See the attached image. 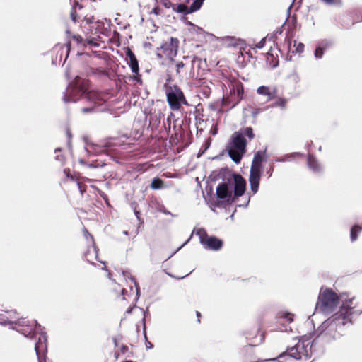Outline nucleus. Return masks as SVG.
Masks as SVG:
<instances>
[{
    "label": "nucleus",
    "mask_w": 362,
    "mask_h": 362,
    "mask_svg": "<svg viewBox=\"0 0 362 362\" xmlns=\"http://www.w3.org/2000/svg\"><path fill=\"white\" fill-rule=\"evenodd\" d=\"M276 101L271 105L272 107H280L281 110H285L288 103V100L285 98L277 97Z\"/></svg>",
    "instance_id": "aec40b11"
},
{
    "label": "nucleus",
    "mask_w": 362,
    "mask_h": 362,
    "mask_svg": "<svg viewBox=\"0 0 362 362\" xmlns=\"http://www.w3.org/2000/svg\"><path fill=\"white\" fill-rule=\"evenodd\" d=\"M151 187L153 189H160L163 187V181L158 177L153 178L151 184Z\"/></svg>",
    "instance_id": "5701e85b"
},
{
    "label": "nucleus",
    "mask_w": 362,
    "mask_h": 362,
    "mask_svg": "<svg viewBox=\"0 0 362 362\" xmlns=\"http://www.w3.org/2000/svg\"><path fill=\"white\" fill-rule=\"evenodd\" d=\"M88 43L91 44L92 43V40H89Z\"/></svg>",
    "instance_id": "864d4df0"
},
{
    "label": "nucleus",
    "mask_w": 362,
    "mask_h": 362,
    "mask_svg": "<svg viewBox=\"0 0 362 362\" xmlns=\"http://www.w3.org/2000/svg\"><path fill=\"white\" fill-rule=\"evenodd\" d=\"M73 39L76 41L77 43H81L83 38L80 35H74Z\"/></svg>",
    "instance_id": "2f4dec72"
},
{
    "label": "nucleus",
    "mask_w": 362,
    "mask_h": 362,
    "mask_svg": "<svg viewBox=\"0 0 362 362\" xmlns=\"http://www.w3.org/2000/svg\"><path fill=\"white\" fill-rule=\"evenodd\" d=\"M249 202H250V199H248V200H247V203H246V204H245V206H247L248 205Z\"/></svg>",
    "instance_id": "de8ad7c7"
},
{
    "label": "nucleus",
    "mask_w": 362,
    "mask_h": 362,
    "mask_svg": "<svg viewBox=\"0 0 362 362\" xmlns=\"http://www.w3.org/2000/svg\"><path fill=\"white\" fill-rule=\"evenodd\" d=\"M87 22L88 23H92L93 22V18H88Z\"/></svg>",
    "instance_id": "c9c22d12"
},
{
    "label": "nucleus",
    "mask_w": 362,
    "mask_h": 362,
    "mask_svg": "<svg viewBox=\"0 0 362 362\" xmlns=\"http://www.w3.org/2000/svg\"><path fill=\"white\" fill-rule=\"evenodd\" d=\"M199 243L205 250L218 251L223 247V241L216 236L209 235L204 228H200L196 230Z\"/></svg>",
    "instance_id": "1a4fd4ad"
},
{
    "label": "nucleus",
    "mask_w": 362,
    "mask_h": 362,
    "mask_svg": "<svg viewBox=\"0 0 362 362\" xmlns=\"http://www.w3.org/2000/svg\"><path fill=\"white\" fill-rule=\"evenodd\" d=\"M168 1H169L168 0V1H165L164 2V6H165V7H166V8H171V5H169Z\"/></svg>",
    "instance_id": "72a5a7b5"
},
{
    "label": "nucleus",
    "mask_w": 362,
    "mask_h": 362,
    "mask_svg": "<svg viewBox=\"0 0 362 362\" xmlns=\"http://www.w3.org/2000/svg\"><path fill=\"white\" fill-rule=\"evenodd\" d=\"M126 362H132V361H126Z\"/></svg>",
    "instance_id": "5fc2aeb1"
},
{
    "label": "nucleus",
    "mask_w": 362,
    "mask_h": 362,
    "mask_svg": "<svg viewBox=\"0 0 362 362\" xmlns=\"http://www.w3.org/2000/svg\"><path fill=\"white\" fill-rule=\"evenodd\" d=\"M304 50V45L301 42H299L296 47V52L301 53Z\"/></svg>",
    "instance_id": "cd10ccee"
},
{
    "label": "nucleus",
    "mask_w": 362,
    "mask_h": 362,
    "mask_svg": "<svg viewBox=\"0 0 362 362\" xmlns=\"http://www.w3.org/2000/svg\"><path fill=\"white\" fill-rule=\"evenodd\" d=\"M66 76L67 78H69V72L68 71L66 72Z\"/></svg>",
    "instance_id": "37998d69"
},
{
    "label": "nucleus",
    "mask_w": 362,
    "mask_h": 362,
    "mask_svg": "<svg viewBox=\"0 0 362 362\" xmlns=\"http://www.w3.org/2000/svg\"><path fill=\"white\" fill-rule=\"evenodd\" d=\"M114 342H115V346H117V340H116V339H114Z\"/></svg>",
    "instance_id": "09e8293b"
},
{
    "label": "nucleus",
    "mask_w": 362,
    "mask_h": 362,
    "mask_svg": "<svg viewBox=\"0 0 362 362\" xmlns=\"http://www.w3.org/2000/svg\"><path fill=\"white\" fill-rule=\"evenodd\" d=\"M135 214H136V217L139 218V212L138 211H135Z\"/></svg>",
    "instance_id": "a18cd8bd"
},
{
    "label": "nucleus",
    "mask_w": 362,
    "mask_h": 362,
    "mask_svg": "<svg viewBox=\"0 0 362 362\" xmlns=\"http://www.w3.org/2000/svg\"><path fill=\"white\" fill-rule=\"evenodd\" d=\"M339 303L337 294L330 288L321 291L317 303V308L325 315L335 311Z\"/></svg>",
    "instance_id": "423d86ee"
},
{
    "label": "nucleus",
    "mask_w": 362,
    "mask_h": 362,
    "mask_svg": "<svg viewBox=\"0 0 362 362\" xmlns=\"http://www.w3.org/2000/svg\"><path fill=\"white\" fill-rule=\"evenodd\" d=\"M329 42H322L316 49L314 53L316 59H321L324 54V50L330 45Z\"/></svg>",
    "instance_id": "a211bd4d"
},
{
    "label": "nucleus",
    "mask_w": 362,
    "mask_h": 362,
    "mask_svg": "<svg viewBox=\"0 0 362 362\" xmlns=\"http://www.w3.org/2000/svg\"><path fill=\"white\" fill-rule=\"evenodd\" d=\"M125 291H125L124 289H122V293L124 295Z\"/></svg>",
    "instance_id": "8fccbe9b"
},
{
    "label": "nucleus",
    "mask_w": 362,
    "mask_h": 362,
    "mask_svg": "<svg viewBox=\"0 0 362 362\" xmlns=\"http://www.w3.org/2000/svg\"><path fill=\"white\" fill-rule=\"evenodd\" d=\"M266 38H262L257 44H256L255 47L258 49H262L265 45Z\"/></svg>",
    "instance_id": "bb28decb"
},
{
    "label": "nucleus",
    "mask_w": 362,
    "mask_h": 362,
    "mask_svg": "<svg viewBox=\"0 0 362 362\" xmlns=\"http://www.w3.org/2000/svg\"><path fill=\"white\" fill-rule=\"evenodd\" d=\"M126 56L128 59L127 64L134 74H138L139 71L138 60L134 52L128 47L126 51Z\"/></svg>",
    "instance_id": "ddd939ff"
},
{
    "label": "nucleus",
    "mask_w": 362,
    "mask_h": 362,
    "mask_svg": "<svg viewBox=\"0 0 362 362\" xmlns=\"http://www.w3.org/2000/svg\"><path fill=\"white\" fill-rule=\"evenodd\" d=\"M230 180L233 184V194L235 199L245 193L246 182L240 175L238 174L233 175V179Z\"/></svg>",
    "instance_id": "9b49d317"
},
{
    "label": "nucleus",
    "mask_w": 362,
    "mask_h": 362,
    "mask_svg": "<svg viewBox=\"0 0 362 362\" xmlns=\"http://www.w3.org/2000/svg\"><path fill=\"white\" fill-rule=\"evenodd\" d=\"M204 0H193L192 4L188 7L190 13L196 12L202 6Z\"/></svg>",
    "instance_id": "4be33fe9"
},
{
    "label": "nucleus",
    "mask_w": 362,
    "mask_h": 362,
    "mask_svg": "<svg viewBox=\"0 0 362 362\" xmlns=\"http://www.w3.org/2000/svg\"><path fill=\"white\" fill-rule=\"evenodd\" d=\"M277 359L276 358H273L272 361H276ZM272 361V359H268V360H265V361Z\"/></svg>",
    "instance_id": "c03bdc74"
},
{
    "label": "nucleus",
    "mask_w": 362,
    "mask_h": 362,
    "mask_svg": "<svg viewBox=\"0 0 362 362\" xmlns=\"http://www.w3.org/2000/svg\"><path fill=\"white\" fill-rule=\"evenodd\" d=\"M132 79L139 83H141V75H139V73L135 74V75L132 76Z\"/></svg>",
    "instance_id": "c756f323"
},
{
    "label": "nucleus",
    "mask_w": 362,
    "mask_h": 362,
    "mask_svg": "<svg viewBox=\"0 0 362 362\" xmlns=\"http://www.w3.org/2000/svg\"><path fill=\"white\" fill-rule=\"evenodd\" d=\"M326 4H332L334 3V0H321Z\"/></svg>",
    "instance_id": "473e14b6"
},
{
    "label": "nucleus",
    "mask_w": 362,
    "mask_h": 362,
    "mask_svg": "<svg viewBox=\"0 0 362 362\" xmlns=\"http://www.w3.org/2000/svg\"><path fill=\"white\" fill-rule=\"evenodd\" d=\"M257 93L267 96V100L269 101L276 98L277 89L275 87L271 88L268 86H262L257 88Z\"/></svg>",
    "instance_id": "4468645a"
},
{
    "label": "nucleus",
    "mask_w": 362,
    "mask_h": 362,
    "mask_svg": "<svg viewBox=\"0 0 362 362\" xmlns=\"http://www.w3.org/2000/svg\"><path fill=\"white\" fill-rule=\"evenodd\" d=\"M123 234H124V235H129V233H128V231H127V230H124V231H123Z\"/></svg>",
    "instance_id": "58836bf2"
},
{
    "label": "nucleus",
    "mask_w": 362,
    "mask_h": 362,
    "mask_svg": "<svg viewBox=\"0 0 362 362\" xmlns=\"http://www.w3.org/2000/svg\"><path fill=\"white\" fill-rule=\"evenodd\" d=\"M197 317H200V315H200V313L197 312Z\"/></svg>",
    "instance_id": "49530a36"
},
{
    "label": "nucleus",
    "mask_w": 362,
    "mask_h": 362,
    "mask_svg": "<svg viewBox=\"0 0 362 362\" xmlns=\"http://www.w3.org/2000/svg\"><path fill=\"white\" fill-rule=\"evenodd\" d=\"M216 133H217V130H216V129H214V130L213 131V132H212V134H213L214 135H215Z\"/></svg>",
    "instance_id": "a19ab883"
},
{
    "label": "nucleus",
    "mask_w": 362,
    "mask_h": 362,
    "mask_svg": "<svg viewBox=\"0 0 362 362\" xmlns=\"http://www.w3.org/2000/svg\"><path fill=\"white\" fill-rule=\"evenodd\" d=\"M279 319H284L288 323L291 322L293 320V315L291 313H286V312L281 313L280 314V315L279 316Z\"/></svg>",
    "instance_id": "393cba45"
},
{
    "label": "nucleus",
    "mask_w": 362,
    "mask_h": 362,
    "mask_svg": "<svg viewBox=\"0 0 362 362\" xmlns=\"http://www.w3.org/2000/svg\"><path fill=\"white\" fill-rule=\"evenodd\" d=\"M265 151H259L255 153L250 170L249 182L250 189L255 194L257 192L261 178V167Z\"/></svg>",
    "instance_id": "0eeeda50"
},
{
    "label": "nucleus",
    "mask_w": 362,
    "mask_h": 362,
    "mask_svg": "<svg viewBox=\"0 0 362 362\" xmlns=\"http://www.w3.org/2000/svg\"><path fill=\"white\" fill-rule=\"evenodd\" d=\"M167 100L173 110H178L181 103L187 104L183 93L178 88H175L168 93Z\"/></svg>",
    "instance_id": "9d476101"
},
{
    "label": "nucleus",
    "mask_w": 362,
    "mask_h": 362,
    "mask_svg": "<svg viewBox=\"0 0 362 362\" xmlns=\"http://www.w3.org/2000/svg\"><path fill=\"white\" fill-rule=\"evenodd\" d=\"M83 233L84 237L87 240H88V238L90 239V243L92 244V246L91 247H89L87 252L85 253V257L88 262L92 263L93 258L91 256H94L95 259H98V249L95 245L93 237L89 233L86 228H83Z\"/></svg>",
    "instance_id": "f8f14e48"
},
{
    "label": "nucleus",
    "mask_w": 362,
    "mask_h": 362,
    "mask_svg": "<svg viewBox=\"0 0 362 362\" xmlns=\"http://www.w3.org/2000/svg\"><path fill=\"white\" fill-rule=\"evenodd\" d=\"M103 146H104V147H110V146H110L109 144H107H107H105Z\"/></svg>",
    "instance_id": "ea45409f"
},
{
    "label": "nucleus",
    "mask_w": 362,
    "mask_h": 362,
    "mask_svg": "<svg viewBox=\"0 0 362 362\" xmlns=\"http://www.w3.org/2000/svg\"><path fill=\"white\" fill-rule=\"evenodd\" d=\"M179 40L177 38L170 37L168 40L163 42L160 47L157 48L156 56L158 59L166 57L173 61L177 54Z\"/></svg>",
    "instance_id": "6e6552de"
},
{
    "label": "nucleus",
    "mask_w": 362,
    "mask_h": 362,
    "mask_svg": "<svg viewBox=\"0 0 362 362\" xmlns=\"http://www.w3.org/2000/svg\"><path fill=\"white\" fill-rule=\"evenodd\" d=\"M303 156V154L301 153H298V152L291 153L286 154L282 157L277 158L276 159V161L279 162V163H284V162H287V161H291L292 159L296 158L297 157H302Z\"/></svg>",
    "instance_id": "f3484780"
},
{
    "label": "nucleus",
    "mask_w": 362,
    "mask_h": 362,
    "mask_svg": "<svg viewBox=\"0 0 362 362\" xmlns=\"http://www.w3.org/2000/svg\"><path fill=\"white\" fill-rule=\"evenodd\" d=\"M90 168H95V166L93 164H89L88 165Z\"/></svg>",
    "instance_id": "79ce46f5"
},
{
    "label": "nucleus",
    "mask_w": 362,
    "mask_h": 362,
    "mask_svg": "<svg viewBox=\"0 0 362 362\" xmlns=\"http://www.w3.org/2000/svg\"><path fill=\"white\" fill-rule=\"evenodd\" d=\"M122 275L124 278L130 279L132 282L134 283L136 291V298H139L140 295V287L136 279L132 276L129 272L127 271H122Z\"/></svg>",
    "instance_id": "6ab92c4d"
},
{
    "label": "nucleus",
    "mask_w": 362,
    "mask_h": 362,
    "mask_svg": "<svg viewBox=\"0 0 362 362\" xmlns=\"http://www.w3.org/2000/svg\"><path fill=\"white\" fill-rule=\"evenodd\" d=\"M76 6H78L79 8H81V6H80L78 2H75L73 6V10L70 13L71 18L74 23H76L77 21V16H76V13L75 11Z\"/></svg>",
    "instance_id": "a878e982"
},
{
    "label": "nucleus",
    "mask_w": 362,
    "mask_h": 362,
    "mask_svg": "<svg viewBox=\"0 0 362 362\" xmlns=\"http://www.w3.org/2000/svg\"><path fill=\"white\" fill-rule=\"evenodd\" d=\"M245 136L252 140L255 137L253 129L248 127L235 132L227 145L228 156L235 163H239L246 151L247 141Z\"/></svg>",
    "instance_id": "20e7f679"
},
{
    "label": "nucleus",
    "mask_w": 362,
    "mask_h": 362,
    "mask_svg": "<svg viewBox=\"0 0 362 362\" xmlns=\"http://www.w3.org/2000/svg\"><path fill=\"white\" fill-rule=\"evenodd\" d=\"M0 324L9 325L12 329H16L25 337L34 339L36 333L40 332L37 341L35 344V351L37 356L38 362H45V356H42L47 351V336L42 331L41 325L36 320H29L25 318L18 319L15 310H7L0 313Z\"/></svg>",
    "instance_id": "f03ea898"
},
{
    "label": "nucleus",
    "mask_w": 362,
    "mask_h": 362,
    "mask_svg": "<svg viewBox=\"0 0 362 362\" xmlns=\"http://www.w3.org/2000/svg\"><path fill=\"white\" fill-rule=\"evenodd\" d=\"M60 152H61L60 148H57L55 149V151H54V153H56L55 160L59 161L61 164H64L65 162V158L62 154L59 153Z\"/></svg>",
    "instance_id": "b1692460"
},
{
    "label": "nucleus",
    "mask_w": 362,
    "mask_h": 362,
    "mask_svg": "<svg viewBox=\"0 0 362 362\" xmlns=\"http://www.w3.org/2000/svg\"><path fill=\"white\" fill-rule=\"evenodd\" d=\"M132 308H129L127 310L126 313H127V314H130V313H132Z\"/></svg>",
    "instance_id": "f704fd0d"
},
{
    "label": "nucleus",
    "mask_w": 362,
    "mask_h": 362,
    "mask_svg": "<svg viewBox=\"0 0 362 362\" xmlns=\"http://www.w3.org/2000/svg\"><path fill=\"white\" fill-rule=\"evenodd\" d=\"M352 300L344 302L339 312L327 319L320 327V333L311 341L309 337L303 336L294 346L288 348L286 353L279 355V358L289 356L296 360L306 361L311 357L317 346L338 339L341 336V329L347 324L351 323V316L354 314Z\"/></svg>",
    "instance_id": "f257e3e1"
},
{
    "label": "nucleus",
    "mask_w": 362,
    "mask_h": 362,
    "mask_svg": "<svg viewBox=\"0 0 362 362\" xmlns=\"http://www.w3.org/2000/svg\"><path fill=\"white\" fill-rule=\"evenodd\" d=\"M362 227L358 225H354L352 226L350 231V238L351 242H354L355 240H356L358 235L360 233Z\"/></svg>",
    "instance_id": "412c9836"
},
{
    "label": "nucleus",
    "mask_w": 362,
    "mask_h": 362,
    "mask_svg": "<svg viewBox=\"0 0 362 362\" xmlns=\"http://www.w3.org/2000/svg\"><path fill=\"white\" fill-rule=\"evenodd\" d=\"M233 184L230 179L223 180L216 187V197L211 201V206L217 208H223L235 202L233 194Z\"/></svg>",
    "instance_id": "39448f33"
},
{
    "label": "nucleus",
    "mask_w": 362,
    "mask_h": 362,
    "mask_svg": "<svg viewBox=\"0 0 362 362\" xmlns=\"http://www.w3.org/2000/svg\"><path fill=\"white\" fill-rule=\"evenodd\" d=\"M88 80L77 76L69 82L64 93L63 100L65 103H76L85 98L92 105L82 108L81 111L83 113L91 112L96 107H100L105 103L106 95L95 90L88 91Z\"/></svg>",
    "instance_id": "7ed1b4c3"
},
{
    "label": "nucleus",
    "mask_w": 362,
    "mask_h": 362,
    "mask_svg": "<svg viewBox=\"0 0 362 362\" xmlns=\"http://www.w3.org/2000/svg\"><path fill=\"white\" fill-rule=\"evenodd\" d=\"M64 173H65L66 174H68V172H67V170H66V169H65V170H64Z\"/></svg>",
    "instance_id": "603ef678"
},
{
    "label": "nucleus",
    "mask_w": 362,
    "mask_h": 362,
    "mask_svg": "<svg viewBox=\"0 0 362 362\" xmlns=\"http://www.w3.org/2000/svg\"><path fill=\"white\" fill-rule=\"evenodd\" d=\"M307 165L308 168L315 173H321L322 167L318 162V160L311 154H308Z\"/></svg>",
    "instance_id": "2eb2a0df"
},
{
    "label": "nucleus",
    "mask_w": 362,
    "mask_h": 362,
    "mask_svg": "<svg viewBox=\"0 0 362 362\" xmlns=\"http://www.w3.org/2000/svg\"><path fill=\"white\" fill-rule=\"evenodd\" d=\"M146 328L144 327V329ZM144 337L146 338V339H147V337H146V332L144 331ZM146 348L147 349H152L153 347V344L148 341V340H146Z\"/></svg>",
    "instance_id": "7c9ffc66"
},
{
    "label": "nucleus",
    "mask_w": 362,
    "mask_h": 362,
    "mask_svg": "<svg viewBox=\"0 0 362 362\" xmlns=\"http://www.w3.org/2000/svg\"><path fill=\"white\" fill-rule=\"evenodd\" d=\"M64 173H65L66 174H68V172H67V170H66V169H65V170H64Z\"/></svg>",
    "instance_id": "3c124183"
},
{
    "label": "nucleus",
    "mask_w": 362,
    "mask_h": 362,
    "mask_svg": "<svg viewBox=\"0 0 362 362\" xmlns=\"http://www.w3.org/2000/svg\"><path fill=\"white\" fill-rule=\"evenodd\" d=\"M184 66H185V64L182 62H178L176 64V67H177L176 72H177V74H179L180 73V69L183 68Z\"/></svg>",
    "instance_id": "c85d7f7f"
},
{
    "label": "nucleus",
    "mask_w": 362,
    "mask_h": 362,
    "mask_svg": "<svg viewBox=\"0 0 362 362\" xmlns=\"http://www.w3.org/2000/svg\"><path fill=\"white\" fill-rule=\"evenodd\" d=\"M66 134H67V136H68L69 138H71V132H70V131H69V130H67V132H66Z\"/></svg>",
    "instance_id": "4c0bfd02"
},
{
    "label": "nucleus",
    "mask_w": 362,
    "mask_h": 362,
    "mask_svg": "<svg viewBox=\"0 0 362 362\" xmlns=\"http://www.w3.org/2000/svg\"><path fill=\"white\" fill-rule=\"evenodd\" d=\"M78 189H79L81 193L83 194V190L81 189V184L79 182H78Z\"/></svg>",
    "instance_id": "e433bc0d"
},
{
    "label": "nucleus",
    "mask_w": 362,
    "mask_h": 362,
    "mask_svg": "<svg viewBox=\"0 0 362 362\" xmlns=\"http://www.w3.org/2000/svg\"><path fill=\"white\" fill-rule=\"evenodd\" d=\"M168 4H169V5H171L172 9L178 13H181V14H184V15L190 13L189 11L188 6L183 4H173L170 1H168Z\"/></svg>",
    "instance_id": "dca6fc26"
}]
</instances>
